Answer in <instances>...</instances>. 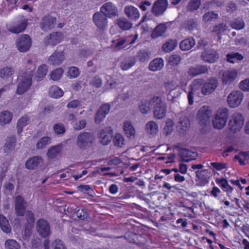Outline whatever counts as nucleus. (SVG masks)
<instances>
[{"label":"nucleus","mask_w":249,"mask_h":249,"mask_svg":"<svg viewBox=\"0 0 249 249\" xmlns=\"http://www.w3.org/2000/svg\"><path fill=\"white\" fill-rule=\"evenodd\" d=\"M36 69V65L31 60L27 61L24 71L18 77V83L16 91L17 94L21 95L27 92L32 85V78Z\"/></svg>","instance_id":"nucleus-1"},{"label":"nucleus","mask_w":249,"mask_h":249,"mask_svg":"<svg viewBox=\"0 0 249 249\" xmlns=\"http://www.w3.org/2000/svg\"><path fill=\"white\" fill-rule=\"evenodd\" d=\"M109 17V2L105 3L100 8V12H96L93 16V20L97 27L104 30L107 25Z\"/></svg>","instance_id":"nucleus-2"},{"label":"nucleus","mask_w":249,"mask_h":249,"mask_svg":"<svg viewBox=\"0 0 249 249\" xmlns=\"http://www.w3.org/2000/svg\"><path fill=\"white\" fill-rule=\"evenodd\" d=\"M229 117L228 109L226 108H219L213 120V124L215 128L220 129L224 127Z\"/></svg>","instance_id":"nucleus-3"},{"label":"nucleus","mask_w":249,"mask_h":249,"mask_svg":"<svg viewBox=\"0 0 249 249\" xmlns=\"http://www.w3.org/2000/svg\"><path fill=\"white\" fill-rule=\"evenodd\" d=\"M94 140V137L92 133L84 132L78 136L76 143L80 149H86L92 146Z\"/></svg>","instance_id":"nucleus-4"},{"label":"nucleus","mask_w":249,"mask_h":249,"mask_svg":"<svg viewBox=\"0 0 249 249\" xmlns=\"http://www.w3.org/2000/svg\"><path fill=\"white\" fill-rule=\"evenodd\" d=\"M154 103L153 114L155 118L161 119L163 118L166 113L167 107L159 97H154L153 99Z\"/></svg>","instance_id":"nucleus-5"},{"label":"nucleus","mask_w":249,"mask_h":249,"mask_svg":"<svg viewBox=\"0 0 249 249\" xmlns=\"http://www.w3.org/2000/svg\"><path fill=\"white\" fill-rule=\"evenodd\" d=\"M243 116L239 113H234L229 122V128L231 132L236 133L239 131L244 125Z\"/></svg>","instance_id":"nucleus-6"},{"label":"nucleus","mask_w":249,"mask_h":249,"mask_svg":"<svg viewBox=\"0 0 249 249\" xmlns=\"http://www.w3.org/2000/svg\"><path fill=\"white\" fill-rule=\"evenodd\" d=\"M57 22V18L51 14L44 15L39 22L40 28L44 31H48L54 28Z\"/></svg>","instance_id":"nucleus-7"},{"label":"nucleus","mask_w":249,"mask_h":249,"mask_svg":"<svg viewBox=\"0 0 249 249\" xmlns=\"http://www.w3.org/2000/svg\"><path fill=\"white\" fill-rule=\"evenodd\" d=\"M212 112L208 106H203L198 111L197 119L201 125H206L210 123Z\"/></svg>","instance_id":"nucleus-8"},{"label":"nucleus","mask_w":249,"mask_h":249,"mask_svg":"<svg viewBox=\"0 0 249 249\" xmlns=\"http://www.w3.org/2000/svg\"><path fill=\"white\" fill-rule=\"evenodd\" d=\"M32 45L31 38L28 35H22L16 40V46L20 52H26Z\"/></svg>","instance_id":"nucleus-9"},{"label":"nucleus","mask_w":249,"mask_h":249,"mask_svg":"<svg viewBox=\"0 0 249 249\" xmlns=\"http://www.w3.org/2000/svg\"><path fill=\"white\" fill-rule=\"evenodd\" d=\"M36 228L38 234L43 238L48 237L51 233L50 225L44 219L40 218L37 221Z\"/></svg>","instance_id":"nucleus-10"},{"label":"nucleus","mask_w":249,"mask_h":249,"mask_svg":"<svg viewBox=\"0 0 249 249\" xmlns=\"http://www.w3.org/2000/svg\"><path fill=\"white\" fill-rule=\"evenodd\" d=\"M168 6L167 0H157L154 3L152 9V13L156 17L162 15Z\"/></svg>","instance_id":"nucleus-11"},{"label":"nucleus","mask_w":249,"mask_h":249,"mask_svg":"<svg viewBox=\"0 0 249 249\" xmlns=\"http://www.w3.org/2000/svg\"><path fill=\"white\" fill-rule=\"evenodd\" d=\"M27 205V201L21 195H18L15 198V211L18 216H23Z\"/></svg>","instance_id":"nucleus-12"},{"label":"nucleus","mask_w":249,"mask_h":249,"mask_svg":"<svg viewBox=\"0 0 249 249\" xmlns=\"http://www.w3.org/2000/svg\"><path fill=\"white\" fill-rule=\"evenodd\" d=\"M218 85L216 78H211L205 82L201 88V92L203 95H208L212 93Z\"/></svg>","instance_id":"nucleus-13"},{"label":"nucleus","mask_w":249,"mask_h":249,"mask_svg":"<svg viewBox=\"0 0 249 249\" xmlns=\"http://www.w3.org/2000/svg\"><path fill=\"white\" fill-rule=\"evenodd\" d=\"M63 39V35L60 32H54L46 36L44 39V43L46 46H54L59 43Z\"/></svg>","instance_id":"nucleus-14"},{"label":"nucleus","mask_w":249,"mask_h":249,"mask_svg":"<svg viewBox=\"0 0 249 249\" xmlns=\"http://www.w3.org/2000/svg\"><path fill=\"white\" fill-rule=\"evenodd\" d=\"M25 221L24 232L25 235L28 236L31 235L35 223V215L31 211L28 210L26 212Z\"/></svg>","instance_id":"nucleus-15"},{"label":"nucleus","mask_w":249,"mask_h":249,"mask_svg":"<svg viewBox=\"0 0 249 249\" xmlns=\"http://www.w3.org/2000/svg\"><path fill=\"white\" fill-rule=\"evenodd\" d=\"M243 99V93L239 90L231 92L228 96L227 102L231 107H238Z\"/></svg>","instance_id":"nucleus-16"},{"label":"nucleus","mask_w":249,"mask_h":249,"mask_svg":"<svg viewBox=\"0 0 249 249\" xmlns=\"http://www.w3.org/2000/svg\"><path fill=\"white\" fill-rule=\"evenodd\" d=\"M200 57L204 62L212 63L218 59L219 56L214 50L208 48L202 52Z\"/></svg>","instance_id":"nucleus-17"},{"label":"nucleus","mask_w":249,"mask_h":249,"mask_svg":"<svg viewBox=\"0 0 249 249\" xmlns=\"http://www.w3.org/2000/svg\"><path fill=\"white\" fill-rule=\"evenodd\" d=\"M65 59L64 51H55L48 58L49 63L53 66H58L61 64Z\"/></svg>","instance_id":"nucleus-18"},{"label":"nucleus","mask_w":249,"mask_h":249,"mask_svg":"<svg viewBox=\"0 0 249 249\" xmlns=\"http://www.w3.org/2000/svg\"><path fill=\"white\" fill-rule=\"evenodd\" d=\"M209 69V68L206 65H197L190 67L187 71V73L188 75L193 77L208 73Z\"/></svg>","instance_id":"nucleus-19"},{"label":"nucleus","mask_w":249,"mask_h":249,"mask_svg":"<svg viewBox=\"0 0 249 249\" xmlns=\"http://www.w3.org/2000/svg\"><path fill=\"white\" fill-rule=\"evenodd\" d=\"M43 160L41 157L34 156L29 158L25 162V167L29 170H34L37 167L41 166Z\"/></svg>","instance_id":"nucleus-20"},{"label":"nucleus","mask_w":249,"mask_h":249,"mask_svg":"<svg viewBox=\"0 0 249 249\" xmlns=\"http://www.w3.org/2000/svg\"><path fill=\"white\" fill-rule=\"evenodd\" d=\"M109 112V104H105L99 108L95 116V122L100 124Z\"/></svg>","instance_id":"nucleus-21"},{"label":"nucleus","mask_w":249,"mask_h":249,"mask_svg":"<svg viewBox=\"0 0 249 249\" xmlns=\"http://www.w3.org/2000/svg\"><path fill=\"white\" fill-rule=\"evenodd\" d=\"M196 177L200 180V182L198 183L199 186H204L209 182V179L211 176L210 171L207 169L201 171H197L196 172Z\"/></svg>","instance_id":"nucleus-22"},{"label":"nucleus","mask_w":249,"mask_h":249,"mask_svg":"<svg viewBox=\"0 0 249 249\" xmlns=\"http://www.w3.org/2000/svg\"><path fill=\"white\" fill-rule=\"evenodd\" d=\"M237 76L236 70L226 71L222 74V81L223 84H230L233 82Z\"/></svg>","instance_id":"nucleus-23"},{"label":"nucleus","mask_w":249,"mask_h":249,"mask_svg":"<svg viewBox=\"0 0 249 249\" xmlns=\"http://www.w3.org/2000/svg\"><path fill=\"white\" fill-rule=\"evenodd\" d=\"M175 148L178 149L179 152L178 155L183 161L187 162L191 160V159L184 160V158H195L197 156L196 153L191 151L188 149L182 148L179 146H176Z\"/></svg>","instance_id":"nucleus-24"},{"label":"nucleus","mask_w":249,"mask_h":249,"mask_svg":"<svg viewBox=\"0 0 249 249\" xmlns=\"http://www.w3.org/2000/svg\"><path fill=\"white\" fill-rule=\"evenodd\" d=\"M28 24V19L24 18L18 22L17 24L11 27L9 31L13 33L19 34L26 28Z\"/></svg>","instance_id":"nucleus-25"},{"label":"nucleus","mask_w":249,"mask_h":249,"mask_svg":"<svg viewBox=\"0 0 249 249\" xmlns=\"http://www.w3.org/2000/svg\"><path fill=\"white\" fill-rule=\"evenodd\" d=\"M179 120L177 124V127L180 131H186L190 125V121L187 117L182 114H179Z\"/></svg>","instance_id":"nucleus-26"},{"label":"nucleus","mask_w":249,"mask_h":249,"mask_svg":"<svg viewBox=\"0 0 249 249\" xmlns=\"http://www.w3.org/2000/svg\"><path fill=\"white\" fill-rule=\"evenodd\" d=\"M196 44L195 39L189 37L182 40L179 43V48L182 51H188L192 48Z\"/></svg>","instance_id":"nucleus-27"},{"label":"nucleus","mask_w":249,"mask_h":249,"mask_svg":"<svg viewBox=\"0 0 249 249\" xmlns=\"http://www.w3.org/2000/svg\"><path fill=\"white\" fill-rule=\"evenodd\" d=\"M124 13L131 19L136 20L140 16L138 10L132 5L126 6L124 8Z\"/></svg>","instance_id":"nucleus-28"},{"label":"nucleus","mask_w":249,"mask_h":249,"mask_svg":"<svg viewBox=\"0 0 249 249\" xmlns=\"http://www.w3.org/2000/svg\"><path fill=\"white\" fill-rule=\"evenodd\" d=\"M123 130L125 133V135L127 137L129 138L134 137L135 135V130L130 121H124L123 123Z\"/></svg>","instance_id":"nucleus-29"},{"label":"nucleus","mask_w":249,"mask_h":249,"mask_svg":"<svg viewBox=\"0 0 249 249\" xmlns=\"http://www.w3.org/2000/svg\"><path fill=\"white\" fill-rule=\"evenodd\" d=\"M163 67V59L161 58H157L150 63L149 69L151 71H160Z\"/></svg>","instance_id":"nucleus-30"},{"label":"nucleus","mask_w":249,"mask_h":249,"mask_svg":"<svg viewBox=\"0 0 249 249\" xmlns=\"http://www.w3.org/2000/svg\"><path fill=\"white\" fill-rule=\"evenodd\" d=\"M136 60L134 57L129 56L125 58L121 63V68L124 71H126L133 66Z\"/></svg>","instance_id":"nucleus-31"},{"label":"nucleus","mask_w":249,"mask_h":249,"mask_svg":"<svg viewBox=\"0 0 249 249\" xmlns=\"http://www.w3.org/2000/svg\"><path fill=\"white\" fill-rule=\"evenodd\" d=\"M177 45L178 41L176 39H169L162 45V49L165 52H170L174 50Z\"/></svg>","instance_id":"nucleus-32"},{"label":"nucleus","mask_w":249,"mask_h":249,"mask_svg":"<svg viewBox=\"0 0 249 249\" xmlns=\"http://www.w3.org/2000/svg\"><path fill=\"white\" fill-rule=\"evenodd\" d=\"M167 27L165 24L161 23L158 25L153 31L151 34V37L156 38L161 36L166 31Z\"/></svg>","instance_id":"nucleus-33"},{"label":"nucleus","mask_w":249,"mask_h":249,"mask_svg":"<svg viewBox=\"0 0 249 249\" xmlns=\"http://www.w3.org/2000/svg\"><path fill=\"white\" fill-rule=\"evenodd\" d=\"M29 122L30 118L26 115L20 117L18 119L17 124V131L18 134H20L21 133L23 127L28 125Z\"/></svg>","instance_id":"nucleus-34"},{"label":"nucleus","mask_w":249,"mask_h":249,"mask_svg":"<svg viewBox=\"0 0 249 249\" xmlns=\"http://www.w3.org/2000/svg\"><path fill=\"white\" fill-rule=\"evenodd\" d=\"M125 42V38L118 37L111 41V48L114 51H119L124 48V44Z\"/></svg>","instance_id":"nucleus-35"},{"label":"nucleus","mask_w":249,"mask_h":249,"mask_svg":"<svg viewBox=\"0 0 249 249\" xmlns=\"http://www.w3.org/2000/svg\"><path fill=\"white\" fill-rule=\"evenodd\" d=\"M48 67L46 64L40 65L37 71L36 78L37 81H41L46 76L48 71Z\"/></svg>","instance_id":"nucleus-36"},{"label":"nucleus","mask_w":249,"mask_h":249,"mask_svg":"<svg viewBox=\"0 0 249 249\" xmlns=\"http://www.w3.org/2000/svg\"><path fill=\"white\" fill-rule=\"evenodd\" d=\"M0 227L5 233H9L11 231V228L6 217L2 214H0Z\"/></svg>","instance_id":"nucleus-37"},{"label":"nucleus","mask_w":249,"mask_h":249,"mask_svg":"<svg viewBox=\"0 0 249 249\" xmlns=\"http://www.w3.org/2000/svg\"><path fill=\"white\" fill-rule=\"evenodd\" d=\"M117 24L123 30H128L131 28L132 23L125 18H120L117 20Z\"/></svg>","instance_id":"nucleus-38"},{"label":"nucleus","mask_w":249,"mask_h":249,"mask_svg":"<svg viewBox=\"0 0 249 249\" xmlns=\"http://www.w3.org/2000/svg\"><path fill=\"white\" fill-rule=\"evenodd\" d=\"M50 96L54 98H59L62 97L63 95V90L57 86H52L49 91Z\"/></svg>","instance_id":"nucleus-39"},{"label":"nucleus","mask_w":249,"mask_h":249,"mask_svg":"<svg viewBox=\"0 0 249 249\" xmlns=\"http://www.w3.org/2000/svg\"><path fill=\"white\" fill-rule=\"evenodd\" d=\"M145 130L148 134L154 135L158 132V126L154 121H151L146 124Z\"/></svg>","instance_id":"nucleus-40"},{"label":"nucleus","mask_w":249,"mask_h":249,"mask_svg":"<svg viewBox=\"0 0 249 249\" xmlns=\"http://www.w3.org/2000/svg\"><path fill=\"white\" fill-rule=\"evenodd\" d=\"M61 148L59 145L50 148L47 151V156L49 158L53 159L61 153Z\"/></svg>","instance_id":"nucleus-41"},{"label":"nucleus","mask_w":249,"mask_h":249,"mask_svg":"<svg viewBox=\"0 0 249 249\" xmlns=\"http://www.w3.org/2000/svg\"><path fill=\"white\" fill-rule=\"evenodd\" d=\"M113 142L114 146L118 147H123L125 144L124 137L120 133L115 134L113 138Z\"/></svg>","instance_id":"nucleus-42"},{"label":"nucleus","mask_w":249,"mask_h":249,"mask_svg":"<svg viewBox=\"0 0 249 249\" xmlns=\"http://www.w3.org/2000/svg\"><path fill=\"white\" fill-rule=\"evenodd\" d=\"M12 118V114L8 111H4L0 114V123L4 125L9 123Z\"/></svg>","instance_id":"nucleus-43"},{"label":"nucleus","mask_w":249,"mask_h":249,"mask_svg":"<svg viewBox=\"0 0 249 249\" xmlns=\"http://www.w3.org/2000/svg\"><path fill=\"white\" fill-rule=\"evenodd\" d=\"M16 140L14 137H8L4 145V151L6 153H9L15 148Z\"/></svg>","instance_id":"nucleus-44"},{"label":"nucleus","mask_w":249,"mask_h":249,"mask_svg":"<svg viewBox=\"0 0 249 249\" xmlns=\"http://www.w3.org/2000/svg\"><path fill=\"white\" fill-rule=\"evenodd\" d=\"M150 103L149 101L145 100L141 102L139 107L142 113L148 114L150 110Z\"/></svg>","instance_id":"nucleus-45"},{"label":"nucleus","mask_w":249,"mask_h":249,"mask_svg":"<svg viewBox=\"0 0 249 249\" xmlns=\"http://www.w3.org/2000/svg\"><path fill=\"white\" fill-rule=\"evenodd\" d=\"M51 142V139L48 136L41 138L37 142L36 147L37 149H42Z\"/></svg>","instance_id":"nucleus-46"},{"label":"nucleus","mask_w":249,"mask_h":249,"mask_svg":"<svg viewBox=\"0 0 249 249\" xmlns=\"http://www.w3.org/2000/svg\"><path fill=\"white\" fill-rule=\"evenodd\" d=\"M227 30V26L225 23H220L215 25L211 30L212 33H215L219 35L220 33H223Z\"/></svg>","instance_id":"nucleus-47"},{"label":"nucleus","mask_w":249,"mask_h":249,"mask_svg":"<svg viewBox=\"0 0 249 249\" xmlns=\"http://www.w3.org/2000/svg\"><path fill=\"white\" fill-rule=\"evenodd\" d=\"M100 142L103 145H107L109 143V131H107V128L102 130L99 135Z\"/></svg>","instance_id":"nucleus-48"},{"label":"nucleus","mask_w":249,"mask_h":249,"mask_svg":"<svg viewBox=\"0 0 249 249\" xmlns=\"http://www.w3.org/2000/svg\"><path fill=\"white\" fill-rule=\"evenodd\" d=\"M14 73V70L11 67H5L0 70V76L2 78L11 77Z\"/></svg>","instance_id":"nucleus-49"},{"label":"nucleus","mask_w":249,"mask_h":249,"mask_svg":"<svg viewBox=\"0 0 249 249\" xmlns=\"http://www.w3.org/2000/svg\"><path fill=\"white\" fill-rule=\"evenodd\" d=\"M200 4V0H191L187 6V10L190 12L196 10L199 7Z\"/></svg>","instance_id":"nucleus-50"},{"label":"nucleus","mask_w":249,"mask_h":249,"mask_svg":"<svg viewBox=\"0 0 249 249\" xmlns=\"http://www.w3.org/2000/svg\"><path fill=\"white\" fill-rule=\"evenodd\" d=\"M231 26L236 30H241L245 27V23L241 18H236L231 23Z\"/></svg>","instance_id":"nucleus-51"},{"label":"nucleus","mask_w":249,"mask_h":249,"mask_svg":"<svg viewBox=\"0 0 249 249\" xmlns=\"http://www.w3.org/2000/svg\"><path fill=\"white\" fill-rule=\"evenodd\" d=\"M53 130L56 135H61L66 132V128L62 123L55 124L53 126Z\"/></svg>","instance_id":"nucleus-52"},{"label":"nucleus","mask_w":249,"mask_h":249,"mask_svg":"<svg viewBox=\"0 0 249 249\" xmlns=\"http://www.w3.org/2000/svg\"><path fill=\"white\" fill-rule=\"evenodd\" d=\"M228 61L234 63L236 61L241 60L243 59V56L240 53H231L227 54Z\"/></svg>","instance_id":"nucleus-53"},{"label":"nucleus","mask_w":249,"mask_h":249,"mask_svg":"<svg viewBox=\"0 0 249 249\" xmlns=\"http://www.w3.org/2000/svg\"><path fill=\"white\" fill-rule=\"evenodd\" d=\"M218 18V14L214 12H209L206 13L203 16V20L205 22L213 21L216 19Z\"/></svg>","instance_id":"nucleus-54"},{"label":"nucleus","mask_w":249,"mask_h":249,"mask_svg":"<svg viewBox=\"0 0 249 249\" xmlns=\"http://www.w3.org/2000/svg\"><path fill=\"white\" fill-rule=\"evenodd\" d=\"M6 249H20L19 244L13 239H9L5 243Z\"/></svg>","instance_id":"nucleus-55"},{"label":"nucleus","mask_w":249,"mask_h":249,"mask_svg":"<svg viewBox=\"0 0 249 249\" xmlns=\"http://www.w3.org/2000/svg\"><path fill=\"white\" fill-rule=\"evenodd\" d=\"M63 72V70L62 68H58L53 70L50 74L51 79L54 81L60 79L62 76Z\"/></svg>","instance_id":"nucleus-56"},{"label":"nucleus","mask_w":249,"mask_h":249,"mask_svg":"<svg viewBox=\"0 0 249 249\" xmlns=\"http://www.w3.org/2000/svg\"><path fill=\"white\" fill-rule=\"evenodd\" d=\"M185 28L191 32L194 31L197 28V23L194 19H190L187 20L184 23Z\"/></svg>","instance_id":"nucleus-57"},{"label":"nucleus","mask_w":249,"mask_h":249,"mask_svg":"<svg viewBox=\"0 0 249 249\" xmlns=\"http://www.w3.org/2000/svg\"><path fill=\"white\" fill-rule=\"evenodd\" d=\"M181 61V57L180 55L177 54H174L171 55L168 59V62L171 66H177Z\"/></svg>","instance_id":"nucleus-58"},{"label":"nucleus","mask_w":249,"mask_h":249,"mask_svg":"<svg viewBox=\"0 0 249 249\" xmlns=\"http://www.w3.org/2000/svg\"><path fill=\"white\" fill-rule=\"evenodd\" d=\"M137 56L141 62H145L150 58L149 53L145 50L140 51L137 54Z\"/></svg>","instance_id":"nucleus-59"},{"label":"nucleus","mask_w":249,"mask_h":249,"mask_svg":"<svg viewBox=\"0 0 249 249\" xmlns=\"http://www.w3.org/2000/svg\"><path fill=\"white\" fill-rule=\"evenodd\" d=\"M53 249H67L63 241L59 239L54 240L52 244Z\"/></svg>","instance_id":"nucleus-60"},{"label":"nucleus","mask_w":249,"mask_h":249,"mask_svg":"<svg viewBox=\"0 0 249 249\" xmlns=\"http://www.w3.org/2000/svg\"><path fill=\"white\" fill-rule=\"evenodd\" d=\"M69 75L71 78H75L79 76L80 71L76 67H71L69 69Z\"/></svg>","instance_id":"nucleus-61"},{"label":"nucleus","mask_w":249,"mask_h":249,"mask_svg":"<svg viewBox=\"0 0 249 249\" xmlns=\"http://www.w3.org/2000/svg\"><path fill=\"white\" fill-rule=\"evenodd\" d=\"M76 214L77 216L81 220L86 219L88 216V213L86 210L84 209H79L76 211Z\"/></svg>","instance_id":"nucleus-62"},{"label":"nucleus","mask_w":249,"mask_h":249,"mask_svg":"<svg viewBox=\"0 0 249 249\" xmlns=\"http://www.w3.org/2000/svg\"><path fill=\"white\" fill-rule=\"evenodd\" d=\"M239 88L244 91H249V78L241 81L239 84Z\"/></svg>","instance_id":"nucleus-63"},{"label":"nucleus","mask_w":249,"mask_h":249,"mask_svg":"<svg viewBox=\"0 0 249 249\" xmlns=\"http://www.w3.org/2000/svg\"><path fill=\"white\" fill-rule=\"evenodd\" d=\"M119 13L117 7L110 2V18L118 16Z\"/></svg>","instance_id":"nucleus-64"}]
</instances>
